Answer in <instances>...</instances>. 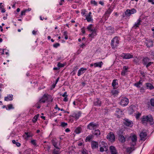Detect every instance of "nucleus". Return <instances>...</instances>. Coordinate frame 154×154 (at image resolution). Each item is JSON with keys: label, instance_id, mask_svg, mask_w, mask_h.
Here are the masks:
<instances>
[{"label": "nucleus", "instance_id": "obj_54", "mask_svg": "<svg viewBox=\"0 0 154 154\" xmlns=\"http://www.w3.org/2000/svg\"><path fill=\"white\" fill-rule=\"evenodd\" d=\"M26 11H27L26 10H25L22 11L21 12L20 16H22L23 15H25V13Z\"/></svg>", "mask_w": 154, "mask_h": 154}, {"label": "nucleus", "instance_id": "obj_18", "mask_svg": "<svg viewBox=\"0 0 154 154\" xmlns=\"http://www.w3.org/2000/svg\"><path fill=\"white\" fill-rule=\"evenodd\" d=\"M109 150L111 154H118V152L116 148L113 146H111L109 147Z\"/></svg>", "mask_w": 154, "mask_h": 154}, {"label": "nucleus", "instance_id": "obj_63", "mask_svg": "<svg viewBox=\"0 0 154 154\" xmlns=\"http://www.w3.org/2000/svg\"><path fill=\"white\" fill-rule=\"evenodd\" d=\"M63 101L65 102H67L68 101V98H67V97H64L63 99Z\"/></svg>", "mask_w": 154, "mask_h": 154}, {"label": "nucleus", "instance_id": "obj_42", "mask_svg": "<svg viewBox=\"0 0 154 154\" xmlns=\"http://www.w3.org/2000/svg\"><path fill=\"white\" fill-rule=\"evenodd\" d=\"M123 130L122 129L119 130L118 131L117 133V134L118 135V136L121 135H123Z\"/></svg>", "mask_w": 154, "mask_h": 154}, {"label": "nucleus", "instance_id": "obj_46", "mask_svg": "<svg viewBox=\"0 0 154 154\" xmlns=\"http://www.w3.org/2000/svg\"><path fill=\"white\" fill-rule=\"evenodd\" d=\"M150 103L151 106L154 107V97L150 99Z\"/></svg>", "mask_w": 154, "mask_h": 154}, {"label": "nucleus", "instance_id": "obj_33", "mask_svg": "<svg viewBox=\"0 0 154 154\" xmlns=\"http://www.w3.org/2000/svg\"><path fill=\"white\" fill-rule=\"evenodd\" d=\"M13 95L12 94H10L9 96L5 97V100L8 101L9 100H12L13 99Z\"/></svg>", "mask_w": 154, "mask_h": 154}, {"label": "nucleus", "instance_id": "obj_12", "mask_svg": "<svg viewBox=\"0 0 154 154\" xmlns=\"http://www.w3.org/2000/svg\"><path fill=\"white\" fill-rule=\"evenodd\" d=\"M131 146H135L136 145V142L137 141V136L135 135H133L131 137Z\"/></svg>", "mask_w": 154, "mask_h": 154}, {"label": "nucleus", "instance_id": "obj_43", "mask_svg": "<svg viewBox=\"0 0 154 154\" xmlns=\"http://www.w3.org/2000/svg\"><path fill=\"white\" fill-rule=\"evenodd\" d=\"M12 142L13 143L15 144L18 147H19L21 145L20 143L19 142H16L15 140H12Z\"/></svg>", "mask_w": 154, "mask_h": 154}, {"label": "nucleus", "instance_id": "obj_23", "mask_svg": "<svg viewBox=\"0 0 154 154\" xmlns=\"http://www.w3.org/2000/svg\"><path fill=\"white\" fill-rule=\"evenodd\" d=\"M97 35V33L96 32V30L94 31L91 34H89L88 36L90 38V41H91L93 39L94 37Z\"/></svg>", "mask_w": 154, "mask_h": 154}, {"label": "nucleus", "instance_id": "obj_39", "mask_svg": "<svg viewBox=\"0 0 154 154\" xmlns=\"http://www.w3.org/2000/svg\"><path fill=\"white\" fill-rule=\"evenodd\" d=\"M102 145V146L103 148L105 149V150H108V146L106 143L102 141L101 143Z\"/></svg>", "mask_w": 154, "mask_h": 154}, {"label": "nucleus", "instance_id": "obj_36", "mask_svg": "<svg viewBox=\"0 0 154 154\" xmlns=\"http://www.w3.org/2000/svg\"><path fill=\"white\" fill-rule=\"evenodd\" d=\"M81 128L80 127H78L75 129V132L76 134H79L81 133Z\"/></svg>", "mask_w": 154, "mask_h": 154}, {"label": "nucleus", "instance_id": "obj_4", "mask_svg": "<svg viewBox=\"0 0 154 154\" xmlns=\"http://www.w3.org/2000/svg\"><path fill=\"white\" fill-rule=\"evenodd\" d=\"M51 141L53 146L56 149H61L60 142L58 141L56 138L52 139Z\"/></svg>", "mask_w": 154, "mask_h": 154}, {"label": "nucleus", "instance_id": "obj_8", "mask_svg": "<svg viewBox=\"0 0 154 154\" xmlns=\"http://www.w3.org/2000/svg\"><path fill=\"white\" fill-rule=\"evenodd\" d=\"M124 121L123 124L126 126L130 127H132L133 126V124L131 121L127 118L124 119Z\"/></svg>", "mask_w": 154, "mask_h": 154}, {"label": "nucleus", "instance_id": "obj_41", "mask_svg": "<svg viewBox=\"0 0 154 154\" xmlns=\"http://www.w3.org/2000/svg\"><path fill=\"white\" fill-rule=\"evenodd\" d=\"M81 154H89L87 150L85 149H83L81 151Z\"/></svg>", "mask_w": 154, "mask_h": 154}, {"label": "nucleus", "instance_id": "obj_52", "mask_svg": "<svg viewBox=\"0 0 154 154\" xmlns=\"http://www.w3.org/2000/svg\"><path fill=\"white\" fill-rule=\"evenodd\" d=\"M153 62H149L146 64L145 65L146 66V67L147 68H148V67L152 64H153Z\"/></svg>", "mask_w": 154, "mask_h": 154}, {"label": "nucleus", "instance_id": "obj_10", "mask_svg": "<svg viewBox=\"0 0 154 154\" xmlns=\"http://www.w3.org/2000/svg\"><path fill=\"white\" fill-rule=\"evenodd\" d=\"M121 56L124 59H128L133 57V55L129 53H122Z\"/></svg>", "mask_w": 154, "mask_h": 154}, {"label": "nucleus", "instance_id": "obj_17", "mask_svg": "<svg viewBox=\"0 0 154 154\" xmlns=\"http://www.w3.org/2000/svg\"><path fill=\"white\" fill-rule=\"evenodd\" d=\"M141 19L140 18H139L137 20V22L135 23L133 28L135 29H137V28L139 27V26L141 25Z\"/></svg>", "mask_w": 154, "mask_h": 154}, {"label": "nucleus", "instance_id": "obj_45", "mask_svg": "<svg viewBox=\"0 0 154 154\" xmlns=\"http://www.w3.org/2000/svg\"><path fill=\"white\" fill-rule=\"evenodd\" d=\"M67 34L68 32L67 31H65L63 32V35L65 36V38L66 40L68 38Z\"/></svg>", "mask_w": 154, "mask_h": 154}, {"label": "nucleus", "instance_id": "obj_48", "mask_svg": "<svg viewBox=\"0 0 154 154\" xmlns=\"http://www.w3.org/2000/svg\"><path fill=\"white\" fill-rule=\"evenodd\" d=\"M112 11V10L110 8H109L105 13L107 15V16H108L111 13Z\"/></svg>", "mask_w": 154, "mask_h": 154}, {"label": "nucleus", "instance_id": "obj_2", "mask_svg": "<svg viewBox=\"0 0 154 154\" xmlns=\"http://www.w3.org/2000/svg\"><path fill=\"white\" fill-rule=\"evenodd\" d=\"M81 113L80 111L73 113L69 116V121L73 122L74 120H77L81 116Z\"/></svg>", "mask_w": 154, "mask_h": 154}, {"label": "nucleus", "instance_id": "obj_32", "mask_svg": "<svg viewBox=\"0 0 154 154\" xmlns=\"http://www.w3.org/2000/svg\"><path fill=\"white\" fill-rule=\"evenodd\" d=\"M94 135L98 137L100 135V131L99 129L94 130V132L93 133Z\"/></svg>", "mask_w": 154, "mask_h": 154}, {"label": "nucleus", "instance_id": "obj_15", "mask_svg": "<svg viewBox=\"0 0 154 154\" xmlns=\"http://www.w3.org/2000/svg\"><path fill=\"white\" fill-rule=\"evenodd\" d=\"M147 136V134L146 132L143 131L141 132L140 135V140H145Z\"/></svg>", "mask_w": 154, "mask_h": 154}, {"label": "nucleus", "instance_id": "obj_56", "mask_svg": "<svg viewBox=\"0 0 154 154\" xmlns=\"http://www.w3.org/2000/svg\"><path fill=\"white\" fill-rule=\"evenodd\" d=\"M107 150H105V149L103 148V147H100V152H102L104 151H106Z\"/></svg>", "mask_w": 154, "mask_h": 154}, {"label": "nucleus", "instance_id": "obj_9", "mask_svg": "<svg viewBox=\"0 0 154 154\" xmlns=\"http://www.w3.org/2000/svg\"><path fill=\"white\" fill-rule=\"evenodd\" d=\"M33 136V134L31 132H24L23 137L25 140H27L29 138L32 137Z\"/></svg>", "mask_w": 154, "mask_h": 154}, {"label": "nucleus", "instance_id": "obj_40", "mask_svg": "<svg viewBox=\"0 0 154 154\" xmlns=\"http://www.w3.org/2000/svg\"><path fill=\"white\" fill-rule=\"evenodd\" d=\"M134 112V110L133 108L131 107H130L128 110L129 114L130 115L132 114Z\"/></svg>", "mask_w": 154, "mask_h": 154}, {"label": "nucleus", "instance_id": "obj_59", "mask_svg": "<svg viewBox=\"0 0 154 154\" xmlns=\"http://www.w3.org/2000/svg\"><path fill=\"white\" fill-rule=\"evenodd\" d=\"M41 103H39V102L36 104V106H37V109H39L40 108L41 106L40 104Z\"/></svg>", "mask_w": 154, "mask_h": 154}, {"label": "nucleus", "instance_id": "obj_3", "mask_svg": "<svg viewBox=\"0 0 154 154\" xmlns=\"http://www.w3.org/2000/svg\"><path fill=\"white\" fill-rule=\"evenodd\" d=\"M120 39L119 37L116 36L112 40L111 45L112 48H115L118 46Z\"/></svg>", "mask_w": 154, "mask_h": 154}, {"label": "nucleus", "instance_id": "obj_47", "mask_svg": "<svg viewBox=\"0 0 154 154\" xmlns=\"http://www.w3.org/2000/svg\"><path fill=\"white\" fill-rule=\"evenodd\" d=\"M92 136L88 135L86 138V141H89L92 138Z\"/></svg>", "mask_w": 154, "mask_h": 154}, {"label": "nucleus", "instance_id": "obj_37", "mask_svg": "<svg viewBox=\"0 0 154 154\" xmlns=\"http://www.w3.org/2000/svg\"><path fill=\"white\" fill-rule=\"evenodd\" d=\"M130 11V9H127L125 13V16L127 17H130L131 15Z\"/></svg>", "mask_w": 154, "mask_h": 154}, {"label": "nucleus", "instance_id": "obj_38", "mask_svg": "<svg viewBox=\"0 0 154 154\" xmlns=\"http://www.w3.org/2000/svg\"><path fill=\"white\" fill-rule=\"evenodd\" d=\"M111 93L113 95H117L119 93V91L117 90H112L111 91Z\"/></svg>", "mask_w": 154, "mask_h": 154}, {"label": "nucleus", "instance_id": "obj_1", "mask_svg": "<svg viewBox=\"0 0 154 154\" xmlns=\"http://www.w3.org/2000/svg\"><path fill=\"white\" fill-rule=\"evenodd\" d=\"M141 122L143 124L149 122L150 125H153L154 124L153 117L151 115L143 116L141 118Z\"/></svg>", "mask_w": 154, "mask_h": 154}, {"label": "nucleus", "instance_id": "obj_60", "mask_svg": "<svg viewBox=\"0 0 154 154\" xmlns=\"http://www.w3.org/2000/svg\"><path fill=\"white\" fill-rule=\"evenodd\" d=\"M141 115V113H138L136 114V118L137 119H138Z\"/></svg>", "mask_w": 154, "mask_h": 154}, {"label": "nucleus", "instance_id": "obj_50", "mask_svg": "<svg viewBox=\"0 0 154 154\" xmlns=\"http://www.w3.org/2000/svg\"><path fill=\"white\" fill-rule=\"evenodd\" d=\"M30 143L34 146H36V140H35L33 139L31 140Z\"/></svg>", "mask_w": 154, "mask_h": 154}, {"label": "nucleus", "instance_id": "obj_57", "mask_svg": "<svg viewBox=\"0 0 154 154\" xmlns=\"http://www.w3.org/2000/svg\"><path fill=\"white\" fill-rule=\"evenodd\" d=\"M60 46V44L59 43H56L54 44L53 45V46L54 48H57V47Z\"/></svg>", "mask_w": 154, "mask_h": 154}, {"label": "nucleus", "instance_id": "obj_31", "mask_svg": "<svg viewBox=\"0 0 154 154\" xmlns=\"http://www.w3.org/2000/svg\"><path fill=\"white\" fill-rule=\"evenodd\" d=\"M142 81L141 80H140L138 82L134 83V85L136 86L137 88H140V85H142Z\"/></svg>", "mask_w": 154, "mask_h": 154}, {"label": "nucleus", "instance_id": "obj_34", "mask_svg": "<svg viewBox=\"0 0 154 154\" xmlns=\"http://www.w3.org/2000/svg\"><path fill=\"white\" fill-rule=\"evenodd\" d=\"M39 114H37L34 116V117L32 118V122L33 123H35L37 120L38 119L39 117Z\"/></svg>", "mask_w": 154, "mask_h": 154}, {"label": "nucleus", "instance_id": "obj_61", "mask_svg": "<svg viewBox=\"0 0 154 154\" xmlns=\"http://www.w3.org/2000/svg\"><path fill=\"white\" fill-rule=\"evenodd\" d=\"M81 32L83 34L85 33V31L84 27H83L81 29Z\"/></svg>", "mask_w": 154, "mask_h": 154}, {"label": "nucleus", "instance_id": "obj_49", "mask_svg": "<svg viewBox=\"0 0 154 154\" xmlns=\"http://www.w3.org/2000/svg\"><path fill=\"white\" fill-rule=\"evenodd\" d=\"M130 12L131 13V14H134L137 12L136 10L134 8H132L130 10Z\"/></svg>", "mask_w": 154, "mask_h": 154}, {"label": "nucleus", "instance_id": "obj_21", "mask_svg": "<svg viewBox=\"0 0 154 154\" xmlns=\"http://www.w3.org/2000/svg\"><path fill=\"white\" fill-rule=\"evenodd\" d=\"M87 70V69L86 68H81L78 71V75L80 76L82 74L84 73Z\"/></svg>", "mask_w": 154, "mask_h": 154}, {"label": "nucleus", "instance_id": "obj_64", "mask_svg": "<svg viewBox=\"0 0 154 154\" xmlns=\"http://www.w3.org/2000/svg\"><path fill=\"white\" fill-rule=\"evenodd\" d=\"M148 2L151 3L152 5H154V0H148Z\"/></svg>", "mask_w": 154, "mask_h": 154}, {"label": "nucleus", "instance_id": "obj_19", "mask_svg": "<svg viewBox=\"0 0 154 154\" xmlns=\"http://www.w3.org/2000/svg\"><path fill=\"white\" fill-rule=\"evenodd\" d=\"M112 85L113 87V89H116L119 86L118 80L117 79L113 80L112 81Z\"/></svg>", "mask_w": 154, "mask_h": 154}, {"label": "nucleus", "instance_id": "obj_30", "mask_svg": "<svg viewBox=\"0 0 154 154\" xmlns=\"http://www.w3.org/2000/svg\"><path fill=\"white\" fill-rule=\"evenodd\" d=\"M119 140L122 143H124L126 141V138L123 135L119 136Z\"/></svg>", "mask_w": 154, "mask_h": 154}, {"label": "nucleus", "instance_id": "obj_6", "mask_svg": "<svg viewBox=\"0 0 154 154\" xmlns=\"http://www.w3.org/2000/svg\"><path fill=\"white\" fill-rule=\"evenodd\" d=\"M129 100L126 97L122 98L119 103L120 104L123 106H127Z\"/></svg>", "mask_w": 154, "mask_h": 154}, {"label": "nucleus", "instance_id": "obj_14", "mask_svg": "<svg viewBox=\"0 0 154 154\" xmlns=\"http://www.w3.org/2000/svg\"><path fill=\"white\" fill-rule=\"evenodd\" d=\"M106 29L107 31L108 34L109 35H111L115 32L114 28L111 26L107 27Z\"/></svg>", "mask_w": 154, "mask_h": 154}, {"label": "nucleus", "instance_id": "obj_55", "mask_svg": "<svg viewBox=\"0 0 154 154\" xmlns=\"http://www.w3.org/2000/svg\"><path fill=\"white\" fill-rule=\"evenodd\" d=\"M59 152L58 150H56V149H54L52 154H59Z\"/></svg>", "mask_w": 154, "mask_h": 154}, {"label": "nucleus", "instance_id": "obj_28", "mask_svg": "<svg viewBox=\"0 0 154 154\" xmlns=\"http://www.w3.org/2000/svg\"><path fill=\"white\" fill-rule=\"evenodd\" d=\"M150 59L147 57H143L142 60V63L143 65H145L149 62Z\"/></svg>", "mask_w": 154, "mask_h": 154}, {"label": "nucleus", "instance_id": "obj_44", "mask_svg": "<svg viewBox=\"0 0 154 154\" xmlns=\"http://www.w3.org/2000/svg\"><path fill=\"white\" fill-rule=\"evenodd\" d=\"M7 106L8 107V108H6L7 110H10L11 109H14V108L12 104H9Z\"/></svg>", "mask_w": 154, "mask_h": 154}, {"label": "nucleus", "instance_id": "obj_51", "mask_svg": "<svg viewBox=\"0 0 154 154\" xmlns=\"http://www.w3.org/2000/svg\"><path fill=\"white\" fill-rule=\"evenodd\" d=\"M65 66V64H62L60 62H59L58 63L57 66L59 68L62 67L64 66Z\"/></svg>", "mask_w": 154, "mask_h": 154}, {"label": "nucleus", "instance_id": "obj_20", "mask_svg": "<svg viewBox=\"0 0 154 154\" xmlns=\"http://www.w3.org/2000/svg\"><path fill=\"white\" fill-rule=\"evenodd\" d=\"M94 104L95 106H101V102L98 98H96L94 100Z\"/></svg>", "mask_w": 154, "mask_h": 154}, {"label": "nucleus", "instance_id": "obj_22", "mask_svg": "<svg viewBox=\"0 0 154 154\" xmlns=\"http://www.w3.org/2000/svg\"><path fill=\"white\" fill-rule=\"evenodd\" d=\"M91 147L93 149H95L98 148V143L97 142L93 140L91 143Z\"/></svg>", "mask_w": 154, "mask_h": 154}, {"label": "nucleus", "instance_id": "obj_53", "mask_svg": "<svg viewBox=\"0 0 154 154\" xmlns=\"http://www.w3.org/2000/svg\"><path fill=\"white\" fill-rule=\"evenodd\" d=\"M60 125L62 127H64L67 125V123L65 122H62Z\"/></svg>", "mask_w": 154, "mask_h": 154}, {"label": "nucleus", "instance_id": "obj_16", "mask_svg": "<svg viewBox=\"0 0 154 154\" xmlns=\"http://www.w3.org/2000/svg\"><path fill=\"white\" fill-rule=\"evenodd\" d=\"M145 43L146 46L148 48L153 46V42L150 39L146 40Z\"/></svg>", "mask_w": 154, "mask_h": 154}, {"label": "nucleus", "instance_id": "obj_29", "mask_svg": "<svg viewBox=\"0 0 154 154\" xmlns=\"http://www.w3.org/2000/svg\"><path fill=\"white\" fill-rule=\"evenodd\" d=\"M85 18L87 21L88 22L92 23L93 21L92 16H89L88 15H85Z\"/></svg>", "mask_w": 154, "mask_h": 154}, {"label": "nucleus", "instance_id": "obj_24", "mask_svg": "<svg viewBox=\"0 0 154 154\" xmlns=\"http://www.w3.org/2000/svg\"><path fill=\"white\" fill-rule=\"evenodd\" d=\"M93 25L92 24H90L87 27V29L90 32H93L96 30L95 28L93 27Z\"/></svg>", "mask_w": 154, "mask_h": 154}, {"label": "nucleus", "instance_id": "obj_11", "mask_svg": "<svg viewBox=\"0 0 154 154\" xmlns=\"http://www.w3.org/2000/svg\"><path fill=\"white\" fill-rule=\"evenodd\" d=\"M48 94H45L42 98L40 99L39 100V103H45L46 101L48 100Z\"/></svg>", "mask_w": 154, "mask_h": 154}, {"label": "nucleus", "instance_id": "obj_26", "mask_svg": "<svg viewBox=\"0 0 154 154\" xmlns=\"http://www.w3.org/2000/svg\"><path fill=\"white\" fill-rule=\"evenodd\" d=\"M103 64V63L102 61H100L94 63V67L95 68L98 67L101 68Z\"/></svg>", "mask_w": 154, "mask_h": 154}, {"label": "nucleus", "instance_id": "obj_5", "mask_svg": "<svg viewBox=\"0 0 154 154\" xmlns=\"http://www.w3.org/2000/svg\"><path fill=\"white\" fill-rule=\"evenodd\" d=\"M98 126V124L94 122H92L87 126V129L90 130H94L96 129Z\"/></svg>", "mask_w": 154, "mask_h": 154}, {"label": "nucleus", "instance_id": "obj_27", "mask_svg": "<svg viewBox=\"0 0 154 154\" xmlns=\"http://www.w3.org/2000/svg\"><path fill=\"white\" fill-rule=\"evenodd\" d=\"M146 88L147 89H149L150 90H153L154 89V87L150 83H146Z\"/></svg>", "mask_w": 154, "mask_h": 154}, {"label": "nucleus", "instance_id": "obj_25", "mask_svg": "<svg viewBox=\"0 0 154 154\" xmlns=\"http://www.w3.org/2000/svg\"><path fill=\"white\" fill-rule=\"evenodd\" d=\"M116 114L117 117H119L123 114V111L121 109L117 108L116 111Z\"/></svg>", "mask_w": 154, "mask_h": 154}, {"label": "nucleus", "instance_id": "obj_58", "mask_svg": "<svg viewBox=\"0 0 154 154\" xmlns=\"http://www.w3.org/2000/svg\"><path fill=\"white\" fill-rule=\"evenodd\" d=\"M91 3L92 4H93L94 5H97V2L95 0L91 1Z\"/></svg>", "mask_w": 154, "mask_h": 154}, {"label": "nucleus", "instance_id": "obj_7", "mask_svg": "<svg viewBox=\"0 0 154 154\" xmlns=\"http://www.w3.org/2000/svg\"><path fill=\"white\" fill-rule=\"evenodd\" d=\"M107 139L112 142L115 141V135L112 132H110L108 133L106 136Z\"/></svg>", "mask_w": 154, "mask_h": 154}, {"label": "nucleus", "instance_id": "obj_62", "mask_svg": "<svg viewBox=\"0 0 154 154\" xmlns=\"http://www.w3.org/2000/svg\"><path fill=\"white\" fill-rule=\"evenodd\" d=\"M62 96L63 97H68V95H67V92L66 91L64 92V94L62 95Z\"/></svg>", "mask_w": 154, "mask_h": 154}, {"label": "nucleus", "instance_id": "obj_13", "mask_svg": "<svg viewBox=\"0 0 154 154\" xmlns=\"http://www.w3.org/2000/svg\"><path fill=\"white\" fill-rule=\"evenodd\" d=\"M129 68L128 66H124L123 67V69L121 71V75L123 76H125L127 74V73L128 72V69Z\"/></svg>", "mask_w": 154, "mask_h": 154}, {"label": "nucleus", "instance_id": "obj_35", "mask_svg": "<svg viewBox=\"0 0 154 154\" xmlns=\"http://www.w3.org/2000/svg\"><path fill=\"white\" fill-rule=\"evenodd\" d=\"M131 146H132L131 145ZM134 146H132L131 147H128L127 149V151L128 152H131L134 150L135 149Z\"/></svg>", "mask_w": 154, "mask_h": 154}]
</instances>
